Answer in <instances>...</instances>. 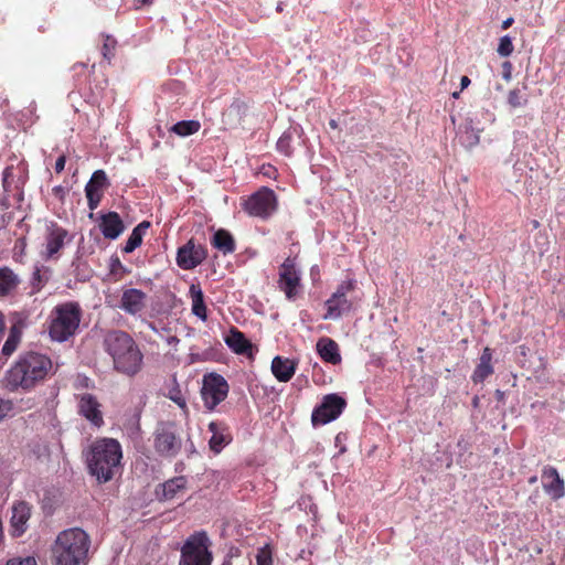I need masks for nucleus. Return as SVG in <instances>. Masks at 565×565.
Instances as JSON below:
<instances>
[{
  "mask_svg": "<svg viewBox=\"0 0 565 565\" xmlns=\"http://www.w3.org/2000/svg\"><path fill=\"white\" fill-rule=\"evenodd\" d=\"M52 367V361L45 354L33 351L23 353L6 372L3 385L10 392L32 390L46 379Z\"/></svg>",
  "mask_w": 565,
  "mask_h": 565,
  "instance_id": "nucleus-1",
  "label": "nucleus"
},
{
  "mask_svg": "<svg viewBox=\"0 0 565 565\" xmlns=\"http://www.w3.org/2000/svg\"><path fill=\"white\" fill-rule=\"evenodd\" d=\"M452 96H454L455 98H457V97L459 96V94H458V93H454V94H452Z\"/></svg>",
  "mask_w": 565,
  "mask_h": 565,
  "instance_id": "nucleus-57",
  "label": "nucleus"
},
{
  "mask_svg": "<svg viewBox=\"0 0 565 565\" xmlns=\"http://www.w3.org/2000/svg\"><path fill=\"white\" fill-rule=\"evenodd\" d=\"M145 300L146 294L143 291L135 288L126 289L121 296L120 308L127 313L136 315L145 308Z\"/></svg>",
  "mask_w": 565,
  "mask_h": 565,
  "instance_id": "nucleus-16",
  "label": "nucleus"
},
{
  "mask_svg": "<svg viewBox=\"0 0 565 565\" xmlns=\"http://www.w3.org/2000/svg\"><path fill=\"white\" fill-rule=\"evenodd\" d=\"M513 66L511 62L505 61L502 63V77L505 82H510L512 78Z\"/></svg>",
  "mask_w": 565,
  "mask_h": 565,
  "instance_id": "nucleus-41",
  "label": "nucleus"
},
{
  "mask_svg": "<svg viewBox=\"0 0 565 565\" xmlns=\"http://www.w3.org/2000/svg\"><path fill=\"white\" fill-rule=\"evenodd\" d=\"M65 163H66V157L64 154L60 156L55 161V166H54L55 172L61 173L65 168Z\"/></svg>",
  "mask_w": 565,
  "mask_h": 565,
  "instance_id": "nucleus-43",
  "label": "nucleus"
},
{
  "mask_svg": "<svg viewBox=\"0 0 565 565\" xmlns=\"http://www.w3.org/2000/svg\"><path fill=\"white\" fill-rule=\"evenodd\" d=\"M117 267H121V264L118 258L111 260V271L115 273Z\"/></svg>",
  "mask_w": 565,
  "mask_h": 565,
  "instance_id": "nucleus-47",
  "label": "nucleus"
},
{
  "mask_svg": "<svg viewBox=\"0 0 565 565\" xmlns=\"http://www.w3.org/2000/svg\"><path fill=\"white\" fill-rule=\"evenodd\" d=\"M211 244L212 247H234L235 239L228 231L220 228L214 233Z\"/></svg>",
  "mask_w": 565,
  "mask_h": 565,
  "instance_id": "nucleus-32",
  "label": "nucleus"
},
{
  "mask_svg": "<svg viewBox=\"0 0 565 565\" xmlns=\"http://www.w3.org/2000/svg\"><path fill=\"white\" fill-rule=\"evenodd\" d=\"M116 44H117V41L113 36H110V35L105 36L102 53L106 60L110 61L114 57Z\"/></svg>",
  "mask_w": 565,
  "mask_h": 565,
  "instance_id": "nucleus-36",
  "label": "nucleus"
},
{
  "mask_svg": "<svg viewBox=\"0 0 565 565\" xmlns=\"http://www.w3.org/2000/svg\"><path fill=\"white\" fill-rule=\"evenodd\" d=\"M354 288V281H343L337 291L326 301L327 313L324 319H338L342 315L350 312L352 302L347 298V294Z\"/></svg>",
  "mask_w": 565,
  "mask_h": 565,
  "instance_id": "nucleus-11",
  "label": "nucleus"
},
{
  "mask_svg": "<svg viewBox=\"0 0 565 565\" xmlns=\"http://www.w3.org/2000/svg\"><path fill=\"white\" fill-rule=\"evenodd\" d=\"M347 405L343 397L337 394H328L322 403L316 407L311 415V422L316 425L328 424L339 417Z\"/></svg>",
  "mask_w": 565,
  "mask_h": 565,
  "instance_id": "nucleus-10",
  "label": "nucleus"
},
{
  "mask_svg": "<svg viewBox=\"0 0 565 565\" xmlns=\"http://www.w3.org/2000/svg\"><path fill=\"white\" fill-rule=\"evenodd\" d=\"M186 480L184 477H175L166 481L162 484L163 497L169 500L172 499L180 490L185 489Z\"/></svg>",
  "mask_w": 565,
  "mask_h": 565,
  "instance_id": "nucleus-29",
  "label": "nucleus"
},
{
  "mask_svg": "<svg viewBox=\"0 0 565 565\" xmlns=\"http://www.w3.org/2000/svg\"><path fill=\"white\" fill-rule=\"evenodd\" d=\"M156 451L163 457H174L182 447V441L173 422H160L153 433Z\"/></svg>",
  "mask_w": 565,
  "mask_h": 565,
  "instance_id": "nucleus-8",
  "label": "nucleus"
},
{
  "mask_svg": "<svg viewBox=\"0 0 565 565\" xmlns=\"http://www.w3.org/2000/svg\"><path fill=\"white\" fill-rule=\"evenodd\" d=\"M206 258V249H178L177 263L183 269H192Z\"/></svg>",
  "mask_w": 565,
  "mask_h": 565,
  "instance_id": "nucleus-21",
  "label": "nucleus"
},
{
  "mask_svg": "<svg viewBox=\"0 0 565 565\" xmlns=\"http://www.w3.org/2000/svg\"><path fill=\"white\" fill-rule=\"evenodd\" d=\"M492 352L489 348H484L482 354L480 356L479 364L477 365L473 374L472 381L475 383L483 382L489 375L493 373V367L491 365Z\"/></svg>",
  "mask_w": 565,
  "mask_h": 565,
  "instance_id": "nucleus-23",
  "label": "nucleus"
},
{
  "mask_svg": "<svg viewBox=\"0 0 565 565\" xmlns=\"http://www.w3.org/2000/svg\"><path fill=\"white\" fill-rule=\"evenodd\" d=\"M190 294L192 297V312L198 318L202 319L203 321L206 320V307L204 303V297L203 292L199 285L192 284L190 286Z\"/></svg>",
  "mask_w": 565,
  "mask_h": 565,
  "instance_id": "nucleus-25",
  "label": "nucleus"
},
{
  "mask_svg": "<svg viewBox=\"0 0 565 565\" xmlns=\"http://www.w3.org/2000/svg\"><path fill=\"white\" fill-rule=\"evenodd\" d=\"M543 488L554 500L561 499L565 494L564 481L561 479L557 470L553 467H546L542 473Z\"/></svg>",
  "mask_w": 565,
  "mask_h": 565,
  "instance_id": "nucleus-15",
  "label": "nucleus"
},
{
  "mask_svg": "<svg viewBox=\"0 0 565 565\" xmlns=\"http://www.w3.org/2000/svg\"><path fill=\"white\" fill-rule=\"evenodd\" d=\"M201 128V124L198 120H182L174 124L170 131L174 132L180 137H188L196 134Z\"/></svg>",
  "mask_w": 565,
  "mask_h": 565,
  "instance_id": "nucleus-27",
  "label": "nucleus"
},
{
  "mask_svg": "<svg viewBox=\"0 0 565 565\" xmlns=\"http://www.w3.org/2000/svg\"><path fill=\"white\" fill-rule=\"evenodd\" d=\"M497 394H498V397H502V395H503L502 392H500V391H497Z\"/></svg>",
  "mask_w": 565,
  "mask_h": 565,
  "instance_id": "nucleus-54",
  "label": "nucleus"
},
{
  "mask_svg": "<svg viewBox=\"0 0 565 565\" xmlns=\"http://www.w3.org/2000/svg\"><path fill=\"white\" fill-rule=\"evenodd\" d=\"M182 247H186V248L195 247L194 242H193V238H191V239H190L185 245H183Z\"/></svg>",
  "mask_w": 565,
  "mask_h": 565,
  "instance_id": "nucleus-50",
  "label": "nucleus"
},
{
  "mask_svg": "<svg viewBox=\"0 0 565 565\" xmlns=\"http://www.w3.org/2000/svg\"><path fill=\"white\" fill-rule=\"evenodd\" d=\"M473 404H475V405H477V404H478V398H477V397H475V399H473Z\"/></svg>",
  "mask_w": 565,
  "mask_h": 565,
  "instance_id": "nucleus-56",
  "label": "nucleus"
},
{
  "mask_svg": "<svg viewBox=\"0 0 565 565\" xmlns=\"http://www.w3.org/2000/svg\"><path fill=\"white\" fill-rule=\"evenodd\" d=\"M257 565H273L271 550L268 545L258 550L256 555Z\"/></svg>",
  "mask_w": 565,
  "mask_h": 565,
  "instance_id": "nucleus-37",
  "label": "nucleus"
},
{
  "mask_svg": "<svg viewBox=\"0 0 565 565\" xmlns=\"http://www.w3.org/2000/svg\"><path fill=\"white\" fill-rule=\"evenodd\" d=\"M202 398L207 409H214L228 394V384L225 379L215 373L204 376L201 388Z\"/></svg>",
  "mask_w": 565,
  "mask_h": 565,
  "instance_id": "nucleus-9",
  "label": "nucleus"
},
{
  "mask_svg": "<svg viewBox=\"0 0 565 565\" xmlns=\"http://www.w3.org/2000/svg\"><path fill=\"white\" fill-rule=\"evenodd\" d=\"M280 288L286 292V296L290 299L294 296V290L299 284V275L295 267V262L291 258H287L281 265L279 273Z\"/></svg>",
  "mask_w": 565,
  "mask_h": 565,
  "instance_id": "nucleus-14",
  "label": "nucleus"
},
{
  "mask_svg": "<svg viewBox=\"0 0 565 565\" xmlns=\"http://www.w3.org/2000/svg\"><path fill=\"white\" fill-rule=\"evenodd\" d=\"M134 249H130V248H127L125 249V252L129 253V252H132Z\"/></svg>",
  "mask_w": 565,
  "mask_h": 565,
  "instance_id": "nucleus-58",
  "label": "nucleus"
},
{
  "mask_svg": "<svg viewBox=\"0 0 565 565\" xmlns=\"http://www.w3.org/2000/svg\"><path fill=\"white\" fill-rule=\"evenodd\" d=\"M81 308L76 302H65L55 307L49 333L52 340L63 342L72 337L81 322Z\"/></svg>",
  "mask_w": 565,
  "mask_h": 565,
  "instance_id": "nucleus-5",
  "label": "nucleus"
},
{
  "mask_svg": "<svg viewBox=\"0 0 565 565\" xmlns=\"http://www.w3.org/2000/svg\"><path fill=\"white\" fill-rule=\"evenodd\" d=\"M100 230L106 238L115 239L125 230L122 220L117 212H109L102 216Z\"/></svg>",
  "mask_w": 565,
  "mask_h": 565,
  "instance_id": "nucleus-17",
  "label": "nucleus"
},
{
  "mask_svg": "<svg viewBox=\"0 0 565 565\" xmlns=\"http://www.w3.org/2000/svg\"><path fill=\"white\" fill-rule=\"evenodd\" d=\"M223 565H231V562H230V561H225V562L223 563Z\"/></svg>",
  "mask_w": 565,
  "mask_h": 565,
  "instance_id": "nucleus-55",
  "label": "nucleus"
},
{
  "mask_svg": "<svg viewBox=\"0 0 565 565\" xmlns=\"http://www.w3.org/2000/svg\"><path fill=\"white\" fill-rule=\"evenodd\" d=\"M167 343L169 345L175 347L179 343V339L177 337H174V335L168 337L167 338Z\"/></svg>",
  "mask_w": 565,
  "mask_h": 565,
  "instance_id": "nucleus-46",
  "label": "nucleus"
},
{
  "mask_svg": "<svg viewBox=\"0 0 565 565\" xmlns=\"http://www.w3.org/2000/svg\"><path fill=\"white\" fill-rule=\"evenodd\" d=\"M103 348L113 360L114 370L127 376L140 372L143 354L130 334L122 330H108L103 338Z\"/></svg>",
  "mask_w": 565,
  "mask_h": 565,
  "instance_id": "nucleus-2",
  "label": "nucleus"
},
{
  "mask_svg": "<svg viewBox=\"0 0 565 565\" xmlns=\"http://www.w3.org/2000/svg\"><path fill=\"white\" fill-rule=\"evenodd\" d=\"M121 447L115 439H102L96 441L87 457L89 472L98 482L110 481L119 470Z\"/></svg>",
  "mask_w": 565,
  "mask_h": 565,
  "instance_id": "nucleus-3",
  "label": "nucleus"
},
{
  "mask_svg": "<svg viewBox=\"0 0 565 565\" xmlns=\"http://www.w3.org/2000/svg\"><path fill=\"white\" fill-rule=\"evenodd\" d=\"M225 343L236 354H247L248 356H252L253 344L246 339L244 333L237 329L232 328L230 330V333L225 338Z\"/></svg>",
  "mask_w": 565,
  "mask_h": 565,
  "instance_id": "nucleus-19",
  "label": "nucleus"
},
{
  "mask_svg": "<svg viewBox=\"0 0 565 565\" xmlns=\"http://www.w3.org/2000/svg\"><path fill=\"white\" fill-rule=\"evenodd\" d=\"M329 126L332 128V129H337L338 128V122L334 120V119H331L329 121Z\"/></svg>",
  "mask_w": 565,
  "mask_h": 565,
  "instance_id": "nucleus-49",
  "label": "nucleus"
},
{
  "mask_svg": "<svg viewBox=\"0 0 565 565\" xmlns=\"http://www.w3.org/2000/svg\"><path fill=\"white\" fill-rule=\"evenodd\" d=\"M469 84H470V78L468 76H462L460 79L461 89L467 88L469 86Z\"/></svg>",
  "mask_w": 565,
  "mask_h": 565,
  "instance_id": "nucleus-44",
  "label": "nucleus"
},
{
  "mask_svg": "<svg viewBox=\"0 0 565 565\" xmlns=\"http://www.w3.org/2000/svg\"><path fill=\"white\" fill-rule=\"evenodd\" d=\"M13 404L11 401L0 399V420H2L7 414L12 411Z\"/></svg>",
  "mask_w": 565,
  "mask_h": 565,
  "instance_id": "nucleus-40",
  "label": "nucleus"
},
{
  "mask_svg": "<svg viewBox=\"0 0 565 565\" xmlns=\"http://www.w3.org/2000/svg\"><path fill=\"white\" fill-rule=\"evenodd\" d=\"M169 398L173 401L177 405H179L181 408H185L186 403L185 399L182 397L180 390H172L169 394Z\"/></svg>",
  "mask_w": 565,
  "mask_h": 565,
  "instance_id": "nucleus-39",
  "label": "nucleus"
},
{
  "mask_svg": "<svg viewBox=\"0 0 565 565\" xmlns=\"http://www.w3.org/2000/svg\"><path fill=\"white\" fill-rule=\"evenodd\" d=\"M209 429L212 431V437L209 441L210 448L214 452H220L225 444L228 443L227 437L218 429V425L214 422L210 423Z\"/></svg>",
  "mask_w": 565,
  "mask_h": 565,
  "instance_id": "nucleus-30",
  "label": "nucleus"
},
{
  "mask_svg": "<svg viewBox=\"0 0 565 565\" xmlns=\"http://www.w3.org/2000/svg\"><path fill=\"white\" fill-rule=\"evenodd\" d=\"M294 132L291 130L285 131L276 143L277 150L286 157H290L294 153L292 147Z\"/></svg>",
  "mask_w": 565,
  "mask_h": 565,
  "instance_id": "nucleus-33",
  "label": "nucleus"
},
{
  "mask_svg": "<svg viewBox=\"0 0 565 565\" xmlns=\"http://www.w3.org/2000/svg\"><path fill=\"white\" fill-rule=\"evenodd\" d=\"M12 181H13V168L7 167L2 172V186L6 192H10L12 190L11 189Z\"/></svg>",
  "mask_w": 565,
  "mask_h": 565,
  "instance_id": "nucleus-38",
  "label": "nucleus"
},
{
  "mask_svg": "<svg viewBox=\"0 0 565 565\" xmlns=\"http://www.w3.org/2000/svg\"><path fill=\"white\" fill-rule=\"evenodd\" d=\"M527 97L522 94L521 89L519 88H513L508 94V104L512 108L523 107L527 104Z\"/></svg>",
  "mask_w": 565,
  "mask_h": 565,
  "instance_id": "nucleus-34",
  "label": "nucleus"
},
{
  "mask_svg": "<svg viewBox=\"0 0 565 565\" xmlns=\"http://www.w3.org/2000/svg\"><path fill=\"white\" fill-rule=\"evenodd\" d=\"M78 413L93 425L99 427L104 423L100 403L89 393L78 395Z\"/></svg>",
  "mask_w": 565,
  "mask_h": 565,
  "instance_id": "nucleus-13",
  "label": "nucleus"
},
{
  "mask_svg": "<svg viewBox=\"0 0 565 565\" xmlns=\"http://www.w3.org/2000/svg\"><path fill=\"white\" fill-rule=\"evenodd\" d=\"M6 329V323L3 317L0 316V337L3 334Z\"/></svg>",
  "mask_w": 565,
  "mask_h": 565,
  "instance_id": "nucleus-48",
  "label": "nucleus"
},
{
  "mask_svg": "<svg viewBox=\"0 0 565 565\" xmlns=\"http://www.w3.org/2000/svg\"><path fill=\"white\" fill-rule=\"evenodd\" d=\"M18 284L19 278L10 268H0V297L9 295Z\"/></svg>",
  "mask_w": 565,
  "mask_h": 565,
  "instance_id": "nucleus-26",
  "label": "nucleus"
},
{
  "mask_svg": "<svg viewBox=\"0 0 565 565\" xmlns=\"http://www.w3.org/2000/svg\"><path fill=\"white\" fill-rule=\"evenodd\" d=\"M109 181L104 170H96L85 185V195L90 211L98 207L104 192L109 186Z\"/></svg>",
  "mask_w": 565,
  "mask_h": 565,
  "instance_id": "nucleus-12",
  "label": "nucleus"
},
{
  "mask_svg": "<svg viewBox=\"0 0 565 565\" xmlns=\"http://www.w3.org/2000/svg\"><path fill=\"white\" fill-rule=\"evenodd\" d=\"M317 351L321 359L331 364L341 362V355L335 341L329 338H321L317 342Z\"/></svg>",
  "mask_w": 565,
  "mask_h": 565,
  "instance_id": "nucleus-22",
  "label": "nucleus"
},
{
  "mask_svg": "<svg viewBox=\"0 0 565 565\" xmlns=\"http://www.w3.org/2000/svg\"><path fill=\"white\" fill-rule=\"evenodd\" d=\"M31 515L30 505L20 501L12 507L11 526L14 535H21L25 531V525Z\"/></svg>",
  "mask_w": 565,
  "mask_h": 565,
  "instance_id": "nucleus-18",
  "label": "nucleus"
},
{
  "mask_svg": "<svg viewBox=\"0 0 565 565\" xmlns=\"http://www.w3.org/2000/svg\"><path fill=\"white\" fill-rule=\"evenodd\" d=\"M514 46L509 35H504L500 39L497 52L500 56L507 57L513 53Z\"/></svg>",
  "mask_w": 565,
  "mask_h": 565,
  "instance_id": "nucleus-35",
  "label": "nucleus"
},
{
  "mask_svg": "<svg viewBox=\"0 0 565 565\" xmlns=\"http://www.w3.org/2000/svg\"><path fill=\"white\" fill-rule=\"evenodd\" d=\"M242 207L248 215L266 220L277 210V195L274 190L262 186L243 200Z\"/></svg>",
  "mask_w": 565,
  "mask_h": 565,
  "instance_id": "nucleus-7",
  "label": "nucleus"
},
{
  "mask_svg": "<svg viewBox=\"0 0 565 565\" xmlns=\"http://www.w3.org/2000/svg\"><path fill=\"white\" fill-rule=\"evenodd\" d=\"M67 236L66 230L56 223H51L46 228V247H63Z\"/></svg>",
  "mask_w": 565,
  "mask_h": 565,
  "instance_id": "nucleus-24",
  "label": "nucleus"
},
{
  "mask_svg": "<svg viewBox=\"0 0 565 565\" xmlns=\"http://www.w3.org/2000/svg\"><path fill=\"white\" fill-rule=\"evenodd\" d=\"M6 565H36L33 557H26L24 559H10Z\"/></svg>",
  "mask_w": 565,
  "mask_h": 565,
  "instance_id": "nucleus-42",
  "label": "nucleus"
},
{
  "mask_svg": "<svg viewBox=\"0 0 565 565\" xmlns=\"http://www.w3.org/2000/svg\"><path fill=\"white\" fill-rule=\"evenodd\" d=\"M209 537L204 532L191 535L181 550L180 565H211Z\"/></svg>",
  "mask_w": 565,
  "mask_h": 565,
  "instance_id": "nucleus-6",
  "label": "nucleus"
},
{
  "mask_svg": "<svg viewBox=\"0 0 565 565\" xmlns=\"http://www.w3.org/2000/svg\"><path fill=\"white\" fill-rule=\"evenodd\" d=\"M296 362L277 355L271 361V372L279 382H288L296 372Z\"/></svg>",
  "mask_w": 565,
  "mask_h": 565,
  "instance_id": "nucleus-20",
  "label": "nucleus"
},
{
  "mask_svg": "<svg viewBox=\"0 0 565 565\" xmlns=\"http://www.w3.org/2000/svg\"><path fill=\"white\" fill-rule=\"evenodd\" d=\"M150 227L151 223L149 221H142L139 223L132 230L125 247H139L142 244L143 236L148 233Z\"/></svg>",
  "mask_w": 565,
  "mask_h": 565,
  "instance_id": "nucleus-28",
  "label": "nucleus"
},
{
  "mask_svg": "<svg viewBox=\"0 0 565 565\" xmlns=\"http://www.w3.org/2000/svg\"><path fill=\"white\" fill-rule=\"evenodd\" d=\"M88 535L81 529L61 532L53 546L55 565H79L87 556Z\"/></svg>",
  "mask_w": 565,
  "mask_h": 565,
  "instance_id": "nucleus-4",
  "label": "nucleus"
},
{
  "mask_svg": "<svg viewBox=\"0 0 565 565\" xmlns=\"http://www.w3.org/2000/svg\"><path fill=\"white\" fill-rule=\"evenodd\" d=\"M143 4H150L153 2V0H140Z\"/></svg>",
  "mask_w": 565,
  "mask_h": 565,
  "instance_id": "nucleus-52",
  "label": "nucleus"
},
{
  "mask_svg": "<svg viewBox=\"0 0 565 565\" xmlns=\"http://www.w3.org/2000/svg\"><path fill=\"white\" fill-rule=\"evenodd\" d=\"M537 481V477L536 476H533L530 478L529 482L530 483H535Z\"/></svg>",
  "mask_w": 565,
  "mask_h": 565,
  "instance_id": "nucleus-51",
  "label": "nucleus"
},
{
  "mask_svg": "<svg viewBox=\"0 0 565 565\" xmlns=\"http://www.w3.org/2000/svg\"><path fill=\"white\" fill-rule=\"evenodd\" d=\"M56 252H58V249H57V248L50 249V255H52V254H54V253H56Z\"/></svg>",
  "mask_w": 565,
  "mask_h": 565,
  "instance_id": "nucleus-53",
  "label": "nucleus"
},
{
  "mask_svg": "<svg viewBox=\"0 0 565 565\" xmlns=\"http://www.w3.org/2000/svg\"><path fill=\"white\" fill-rule=\"evenodd\" d=\"M513 21H514V20H513V18H508V19H505V20L502 22L501 28H502L503 30L509 29V28L513 24Z\"/></svg>",
  "mask_w": 565,
  "mask_h": 565,
  "instance_id": "nucleus-45",
  "label": "nucleus"
},
{
  "mask_svg": "<svg viewBox=\"0 0 565 565\" xmlns=\"http://www.w3.org/2000/svg\"><path fill=\"white\" fill-rule=\"evenodd\" d=\"M21 340V329L14 324L10 328V333L2 347V354L3 355H11L18 348V344Z\"/></svg>",
  "mask_w": 565,
  "mask_h": 565,
  "instance_id": "nucleus-31",
  "label": "nucleus"
}]
</instances>
